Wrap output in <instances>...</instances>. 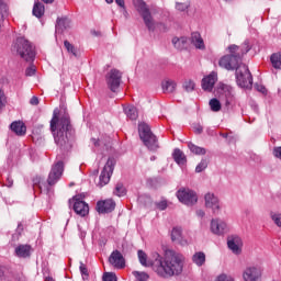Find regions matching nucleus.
<instances>
[{
    "mask_svg": "<svg viewBox=\"0 0 281 281\" xmlns=\"http://www.w3.org/2000/svg\"><path fill=\"white\" fill-rule=\"evenodd\" d=\"M194 265L198 267H203L205 265V254L204 252H195L192 257Z\"/></svg>",
    "mask_w": 281,
    "mask_h": 281,
    "instance_id": "obj_32",
    "label": "nucleus"
},
{
    "mask_svg": "<svg viewBox=\"0 0 281 281\" xmlns=\"http://www.w3.org/2000/svg\"><path fill=\"white\" fill-rule=\"evenodd\" d=\"M21 234H23V224H19L18 228L15 231V234L12 236L13 240H18L19 236H21Z\"/></svg>",
    "mask_w": 281,
    "mask_h": 281,
    "instance_id": "obj_47",
    "label": "nucleus"
},
{
    "mask_svg": "<svg viewBox=\"0 0 281 281\" xmlns=\"http://www.w3.org/2000/svg\"><path fill=\"white\" fill-rule=\"evenodd\" d=\"M195 214H196V216L199 217V218H204L205 217V211H203V210H196V212H195Z\"/></svg>",
    "mask_w": 281,
    "mask_h": 281,
    "instance_id": "obj_55",
    "label": "nucleus"
},
{
    "mask_svg": "<svg viewBox=\"0 0 281 281\" xmlns=\"http://www.w3.org/2000/svg\"><path fill=\"white\" fill-rule=\"evenodd\" d=\"M270 60L274 69H281V53H274L271 55Z\"/></svg>",
    "mask_w": 281,
    "mask_h": 281,
    "instance_id": "obj_34",
    "label": "nucleus"
},
{
    "mask_svg": "<svg viewBox=\"0 0 281 281\" xmlns=\"http://www.w3.org/2000/svg\"><path fill=\"white\" fill-rule=\"evenodd\" d=\"M115 3L119 4L120 8H125L126 7L124 0H115Z\"/></svg>",
    "mask_w": 281,
    "mask_h": 281,
    "instance_id": "obj_57",
    "label": "nucleus"
},
{
    "mask_svg": "<svg viewBox=\"0 0 281 281\" xmlns=\"http://www.w3.org/2000/svg\"><path fill=\"white\" fill-rule=\"evenodd\" d=\"M30 104H32L33 106L38 105V97H32V99L30 100Z\"/></svg>",
    "mask_w": 281,
    "mask_h": 281,
    "instance_id": "obj_56",
    "label": "nucleus"
},
{
    "mask_svg": "<svg viewBox=\"0 0 281 281\" xmlns=\"http://www.w3.org/2000/svg\"><path fill=\"white\" fill-rule=\"evenodd\" d=\"M218 93L226 98V105L232 104V100H234V89L232 86L220 83Z\"/></svg>",
    "mask_w": 281,
    "mask_h": 281,
    "instance_id": "obj_19",
    "label": "nucleus"
},
{
    "mask_svg": "<svg viewBox=\"0 0 281 281\" xmlns=\"http://www.w3.org/2000/svg\"><path fill=\"white\" fill-rule=\"evenodd\" d=\"M71 27V20L68 18H61L57 20L56 23V34H63L66 30H69Z\"/></svg>",
    "mask_w": 281,
    "mask_h": 281,
    "instance_id": "obj_21",
    "label": "nucleus"
},
{
    "mask_svg": "<svg viewBox=\"0 0 281 281\" xmlns=\"http://www.w3.org/2000/svg\"><path fill=\"white\" fill-rule=\"evenodd\" d=\"M7 181H8V184H7L8 188H12V184H13L12 179L8 178Z\"/></svg>",
    "mask_w": 281,
    "mask_h": 281,
    "instance_id": "obj_59",
    "label": "nucleus"
},
{
    "mask_svg": "<svg viewBox=\"0 0 281 281\" xmlns=\"http://www.w3.org/2000/svg\"><path fill=\"white\" fill-rule=\"evenodd\" d=\"M207 168V160L202 159L201 162L195 167V172H203Z\"/></svg>",
    "mask_w": 281,
    "mask_h": 281,
    "instance_id": "obj_44",
    "label": "nucleus"
},
{
    "mask_svg": "<svg viewBox=\"0 0 281 281\" xmlns=\"http://www.w3.org/2000/svg\"><path fill=\"white\" fill-rule=\"evenodd\" d=\"M124 113L125 115L130 119V120H136L137 117H139V114L137 112V108H135V105H128L124 109Z\"/></svg>",
    "mask_w": 281,
    "mask_h": 281,
    "instance_id": "obj_30",
    "label": "nucleus"
},
{
    "mask_svg": "<svg viewBox=\"0 0 281 281\" xmlns=\"http://www.w3.org/2000/svg\"><path fill=\"white\" fill-rule=\"evenodd\" d=\"M182 87H183L184 91H187V93H190L194 90L196 85L191 79H188L183 82Z\"/></svg>",
    "mask_w": 281,
    "mask_h": 281,
    "instance_id": "obj_38",
    "label": "nucleus"
},
{
    "mask_svg": "<svg viewBox=\"0 0 281 281\" xmlns=\"http://www.w3.org/2000/svg\"><path fill=\"white\" fill-rule=\"evenodd\" d=\"M226 243L227 247H243V245H245V241H243V238L238 235H228Z\"/></svg>",
    "mask_w": 281,
    "mask_h": 281,
    "instance_id": "obj_24",
    "label": "nucleus"
},
{
    "mask_svg": "<svg viewBox=\"0 0 281 281\" xmlns=\"http://www.w3.org/2000/svg\"><path fill=\"white\" fill-rule=\"evenodd\" d=\"M155 206L157 210H160V212H164V210L168 209V200H160L159 202H155Z\"/></svg>",
    "mask_w": 281,
    "mask_h": 281,
    "instance_id": "obj_42",
    "label": "nucleus"
},
{
    "mask_svg": "<svg viewBox=\"0 0 281 281\" xmlns=\"http://www.w3.org/2000/svg\"><path fill=\"white\" fill-rule=\"evenodd\" d=\"M115 210V201L113 199H108L104 201H99L97 203V211L99 214H109Z\"/></svg>",
    "mask_w": 281,
    "mask_h": 281,
    "instance_id": "obj_17",
    "label": "nucleus"
},
{
    "mask_svg": "<svg viewBox=\"0 0 281 281\" xmlns=\"http://www.w3.org/2000/svg\"><path fill=\"white\" fill-rule=\"evenodd\" d=\"M270 218H271V221H273V223L277 225V227L281 228V213L271 211Z\"/></svg>",
    "mask_w": 281,
    "mask_h": 281,
    "instance_id": "obj_37",
    "label": "nucleus"
},
{
    "mask_svg": "<svg viewBox=\"0 0 281 281\" xmlns=\"http://www.w3.org/2000/svg\"><path fill=\"white\" fill-rule=\"evenodd\" d=\"M109 262L115 269H124V267H126V261L124 260V255H122V252H120V250L112 251V254L110 255V258H109Z\"/></svg>",
    "mask_w": 281,
    "mask_h": 281,
    "instance_id": "obj_15",
    "label": "nucleus"
},
{
    "mask_svg": "<svg viewBox=\"0 0 281 281\" xmlns=\"http://www.w3.org/2000/svg\"><path fill=\"white\" fill-rule=\"evenodd\" d=\"M215 281H235L234 280V277L229 276V274H225V273H222L220 274Z\"/></svg>",
    "mask_w": 281,
    "mask_h": 281,
    "instance_id": "obj_46",
    "label": "nucleus"
},
{
    "mask_svg": "<svg viewBox=\"0 0 281 281\" xmlns=\"http://www.w3.org/2000/svg\"><path fill=\"white\" fill-rule=\"evenodd\" d=\"M41 192H46V194H49V186L40 184Z\"/></svg>",
    "mask_w": 281,
    "mask_h": 281,
    "instance_id": "obj_54",
    "label": "nucleus"
},
{
    "mask_svg": "<svg viewBox=\"0 0 281 281\" xmlns=\"http://www.w3.org/2000/svg\"><path fill=\"white\" fill-rule=\"evenodd\" d=\"M190 8V2H177L176 3V9L179 10L180 12H186Z\"/></svg>",
    "mask_w": 281,
    "mask_h": 281,
    "instance_id": "obj_43",
    "label": "nucleus"
},
{
    "mask_svg": "<svg viewBox=\"0 0 281 281\" xmlns=\"http://www.w3.org/2000/svg\"><path fill=\"white\" fill-rule=\"evenodd\" d=\"M44 3H54V0H42Z\"/></svg>",
    "mask_w": 281,
    "mask_h": 281,
    "instance_id": "obj_60",
    "label": "nucleus"
},
{
    "mask_svg": "<svg viewBox=\"0 0 281 281\" xmlns=\"http://www.w3.org/2000/svg\"><path fill=\"white\" fill-rule=\"evenodd\" d=\"M122 10H123V15L125 16V19H127L128 11H126V7L122 8Z\"/></svg>",
    "mask_w": 281,
    "mask_h": 281,
    "instance_id": "obj_58",
    "label": "nucleus"
},
{
    "mask_svg": "<svg viewBox=\"0 0 281 281\" xmlns=\"http://www.w3.org/2000/svg\"><path fill=\"white\" fill-rule=\"evenodd\" d=\"M91 142L93 144V146L98 147V146H106V142L104 140H100V139H95V138H91Z\"/></svg>",
    "mask_w": 281,
    "mask_h": 281,
    "instance_id": "obj_50",
    "label": "nucleus"
},
{
    "mask_svg": "<svg viewBox=\"0 0 281 281\" xmlns=\"http://www.w3.org/2000/svg\"><path fill=\"white\" fill-rule=\"evenodd\" d=\"M217 80H218V75L216 72H211L209 76L202 79V89L204 91H212Z\"/></svg>",
    "mask_w": 281,
    "mask_h": 281,
    "instance_id": "obj_18",
    "label": "nucleus"
},
{
    "mask_svg": "<svg viewBox=\"0 0 281 281\" xmlns=\"http://www.w3.org/2000/svg\"><path fill=\"white\" fill-rule=\"evenodd\" d=\"M36 74V66L32 65L26 68L25 76H34Z\"/></svg>",
    "mask_w": 281,
    "mask_h": 281,
    "instance_id": "obj_48",
    "label": "nucleus"
},
{
    "mask_svg": "<svg viewBox=\"0 0 281 281\" xmlns=\"http://www.w3.org/2000/svg\"><path fill=\"white\" fill-rule=\"evenodd\" d=\"M31 254H32V248L30 247L15 248V256H18V258H30Z\"/></svg>",
    "mask_w": 281,
    "mask_h": 281,
    "instance_id": "obj_29",
    "label": "nucleus"
},
{
    "mask_svg": "<svg viewBox=\"0 0 281 281\" xmlns=\"http://www.w3.org/2000/svg\"><path fill=\"white\" fill-rule=\"evenodd\" d=\"M115 196H124L126 194V189L124 188V184L117 183L114 189Z\"/></svg>",
    "mask_w": 281,
    "mask_h": 281,
    "instance_id": "obj_41",
    "label": "nucleus"
},
{
    "mask_svg": "<svg viewBox=\"0 0 281 281\" xmlns=\"http://www.w3.org/2000/svg\"><path fill=\"white\" fill-rule=\"evenodd\" d=\"M103 281H117V277L113 272H106L103 274Z\"/></svg>",
    "mask_w": 281,
    "mask_h": 281,
    "instance_id": "obj_45",
    "label": "nucleus"
},
{
    "mask_svg": "<svg viewBox=\"0 0 281 281\" xmlns=\"http://www.w3.org/2000/svg\"><path fill=\"white\" fill-rule=\"evenodd\" d=\"M235 69L238 87H241V89H251V87H254V77H251L249 67L240 61Z\"/></svg>",
    "mask_w": 281,
    "mask_h": 281,
    "instance_id": "obj_7",
    "label": "nucleus"
},
{
    "mask_svg": "<svg viewBox=\"0 0 281 281\" xmlns=\"http://www.w3.org/2000/svg\"><path fill=\"white\" fill-rule=\"evenodd\" d=\"M64 46L66 47L68 54H72V56H75V58H78V56H80V50H78V48L74 47V45L71 43H69V41H65Z\"/></svg>",
    "mask_w": 281,
    "mask_h": 281,
    "instance_id": "obj_33",
    "label": "nucleus"
},
{
    "mask_svg": "<svg viewBox=\"0 0 281 281\" xmlns=\"http://www.w3.org/2000/svg\"><path fill=\"white\" fill-rule=\"evenodd\" d=\"M204 206L206 210H211L212 214L215 216H218V214L223 212V203L221 202V199L212 192L204 194Z\"/></svg>",
    "mask_w": 281,
    "mask_h": 281,
    "instance_id": "obj_8",
    "label": "nucleus"
},
{
    "mask_svg": "<svg viewBox=\"0 0 281 281\" xmlns=\"http://www.w3.org/2000/svg\"><path fill=\"white\" fill-rule=\"evenodd\" d=\"M65 171V165L63 161H57L50 169L48 173L47 183L48 186H56L58 181H60V177H63V172Z\"/></svg>",
    "mask_w": 281,
    "mask_h": 281,
    "instance_id": "obj_13",
    "label": "nucleus"
},
{
    "mask_svg": "<svg viewBox=\"0 0 281 281\" xmlns=\"http://www.w3.org/2000/svg\"><path fill=\"white\" fill-rule=\"evenodd\" d=\"M132 3L136 12L142 16L147 30L149 32H155V20L153 19L148 4H146L144 0H132Z\"/></svg>",
    "mask_w": 281,
    "mask_h": 281,
    "instance_id": "obj_6",
    "label": "nucleus"
},
{
    "mask_svg": "<svg viewBox=\"0 0 281 281\" xmlns=\"http://www.w3.org/2000/svg\"><path fill=\"white\" fill-rule=\"evenodd\" d=\"M45 281H55V280H54V278H52V277H47V278L45 279Z\"/></svg>",
    "mask_w": 281,
    "mask_h": 281,
    "instance_id": "obj_61",
    "label": "nucleus"
},
{
    "mask_svg": "<svg viewBox=\"0 0 281 281\" xmlns=\"http://www.w3.org/2000/svg\"><path fill=\"white\" fill-rule=\"evenodd\" d=\"M210 106H211V111H213L214 113H218V111H221V101H218V99L214 98L211 99L209 102Z\"/></svg>",
    "mask_w": 281,
    "mask_h": 281,
    "instance_id": "obj_36",
    "label": "nucleus"
},
{
    "mask_svg": "<svg viewBox=\"0 0 281 281\" xmlns=\"http://www.w3.org/2000/svg\"><path fill=\"white\" fill-rule=\"evenodd\" d=\"M172 45L176 49H187L188 48V37H173Z\"/></svg>",
    "mask_w": 281,
    "mask_h": 281,
    "instance_id": "obj_26",
    "label": "nucleus"
},
{
    "mask_svg": "<svg viewBox=\"0 0 281 281\" xmlns=\"http://www.w3.org/2000/svg\"><path fill=\"white\" fill-rule=\"evenodd\" d=\"M250 49L251 46L247 40L240 46L236 44L228 46L229 54L224 55L218 60V66L222 67V69H226V71H234L236 67L243 63V56L249 53Z\"/></svg>",
    "mask_w": 281,
    "mask_h": 281,
    "instance_id": "obj_3",
    "label": "nucleus"
},
{
    "mask_svg": "<svg viewBox=\"0 0 281 281\" xmlns=\"http://www.w3.org/2000/svg\"><path fill=\"white\" fill-rule=\"evenodd\" d=\"M45 14V4L41 2H35L33 7V16L41 19Z\"/></svg>",
    "mask_w": 281,
    "mask_h": 281,
    "instance_id": "obj_28",
    "label": "nucleus"
},
{
    "mask_svg": "<svg viewBox=\"0 0 281 281\" xmlns=\"http://www.w3.org/2000/svg\"><path fill=\"white\" fill-rule=\"evenodd\" d=\"M50 131L53 133L55 144L60 148V150H69L71 148V135H74V130L71 127V119L69 113L64 109L61 115L58 119V113L54 111L53 119L50 121Z\"/></svg>",
    "mask_w": 281,
    "mask_h": 281,
    "instance_id": "obj_2",
    "label": "nucleus"
},
{
    "mask_svg": "<svg viewBox=\"0 0 281 281\" xmlns=\"http://www.w3.org/2000/svg\"><path fill=\"white\" fill-rule=\"evenodd\" d=\"M191 45L195 46V49H205V43L203 42V37H201V33L194 32L190 37Z\"/></svg>",
    "mask_w": 281,
    "mask_h": 281,
    "instance_id": "obj_22",
    "label": "nucleus"
},
{
    "mask_svg": "<svg viewBox=\"0 0 281 281\" xmlns=\"http://www.w3.org/2000/svg\"><path fill=\"white\" fill-rule=\"evenodd\" d=\"M108 3H113V0H105Z\"/></svg>",
    "mask_w": 281,
    "mask_h": 281,
    "instance_id": "obj_64",
    "label": "nucleus"
},
{
    "mask_svg": "<svg viewBox=\"0 0 281 281\" xmlns=\"http://www.w3.org/2000/svg\"><path fill=\"white\" fill-rule=\"evenodd\" d=\"M79 269H80V273H81L82 280H83V281L89 280V269H87V265H85V263L81 261V262H80V266H79Z\"/></svg>",
    "mask_w": 281,
    "mask_h": 281,
    "instance_id": "obj_39",
    "label": "nucleus"
},
{
    "mask_svg": "<svg viewBox=\"0 0 281 281\" xmlns=\"http://www.w3.org/2000/svg\"><path fill=\"white\" fill-rule=\"evenodd\" d=\"M224 138H227V134H221Z\"/></svg>",
    "mask_w": 281,
    "mask_h": 281,
    "instance_id": "obj_63",
    "label": "nucleus"
},
{
    "mask_svg": "<svg viewBox=\"0 0 281 281\" xmlns=\"http://www.w3.org/2000/svg\"><path fill=\"white\" fill-rule=\"evenodd\" d=\"M114 168L115 160L113 158H109L99 177V182L97 183L98 188H104V186L111 181V176L113 175Z\"/></svg>",
    "mask_w": 281,
    "mask_h": 281,
    "instance_id": "obj_11",
    "label": "nucleus"
},
{
    "mask_svg": "<svg viewBox=\"0 0 281 281\" xmlns=\"http://www.w3.org/2000/svg\"><path fill=\"white\" fill-rule=\"evenodd\" d=\"M255 88L259 91V93H267V88H265L262 85L256 83Z\"/></svg>",
    "mask_w": 281,
    "mask_h": 281,
    "instance_id": "obj_53",
    "label": "nucleus"
},
{
    "mask_svg": "<svg viewBox=\"0 0 281 281\" xmlns=\"http://www.w3.org/2000/svg\"><path fill=\"white\" fill-rule=\"evenodd\" d=\"M175 89H177V82L173 80L162 82V90L165 93H173Z\"/></svg>",
    "mask_w": 281,
    "mask_h": 281,
    "instance_id": "obj_31",
    "label": "nucleus"
},
{
    "mask_svg": "<svg viewBox=\"0 0 281 281\" xmlns=\"http://www.w3.org/2000/svg\"><path fill=\"white\" fill-rule=\"evenodd\" d=\"M92 34H94V36H98V32L95 31H92Z\"/></svg>",
    "mask_w": 281,
    "mask_h": 281,
    "instance_id": "obj_62",
    "label": "nucleus"
},
{
    "mask_svg": "<svg viewBox=\"0 0 281 281\" xmlns=\"http://www.w3.org/2000/svg\"><path fill=\"white\" fill-rule=\"evenodd\" d=\"M12 52H15L18 56L26 63H34V58H36L34 46H32V43H30L25 37H18L14 41Z\"/></svg>",
    "mask_w": 281,
    "mask_h": 281,
    "instance_id": "obj_4",
    "label": "nucleus"
},
{
    "mask_svg": "<svg viewBox=\"0 0 281 281\" xmlns=\"http://www.w3.org/2000/svg\"><path fill=\"white\" fill-rule=\"evenodd\" d=\"M188 147L191 150V153H193V155H205V153H207L205 148L196 146L192 143H189Z\"/></svg>",
    "mask_w": 281,
    "mask_h": 281,
    "instance_id": "obj_35",
    "label": "nucleus"
},
{
    "mask_svg": "<svg viewBox=\"0 0 281 281\" xmlns=\"http://www.w3.org/2000/svg\"><path fill=\"white\" fill-rule=\"evenodd\" d=\"M2 269L4 271L0 272V280L1 281H25V277L14 273L8 267L2 266Z\"/></svg>",
    "mask_w": 281,
    "mask_h": 281,
    "instance_id": "obj_16",
    "label": "nucleus"
},
{
    "mask_svg": "<svg viewBox=\"0 0 281 281\" xmlns=\"http://www.w3.org/2000/svg\"><path fill=\"white\" fill-rule=\"evenodd\" d=\"M171 240L172 243H176V245H181L182 247H186V245H188V240L183 239V236L181 235V228L172 229Z\"/></svg>",
    "mask_w": 281,
    "mask_h": 281,
    "instance_id": "obj_23",
    "label": "nucleus"
},
{
    "mask_svg": "<svg viewBox=\"0 0 281 281\" xmlns=\"http://www.w3.org/2000/svg\"><path fill=\"white\" fill-rule=\"evenodd\" d=\"M69 203L70 205L71 203L74 204V211L76 214H78V216L85 217L87 214H89V204H87L85 201H81L78 195H76L72 200H69Z\"/></svg>",
    "mask_w": 281,
    "mask_h": 281,
    "instance_id": "obj_14",
    "label": "nucleus"
},
{
    "mask_svg": "<svg viewBox=\"0 0 281 281\" xmlns=\"http://www.w3.org/2000/svg\"><path fill=\"white\" fill-rule=\"evenodd\" d=\"M210 231L214 236H225L229 232V225L221 217L211 220Z\"/></svg>",
    "mask_w": 281,
    "mask_h": 281,
    "instance_id": "obj_12",
    "label": "nucleus"
},
{
    "mask_svg": "<svg viewBox=\"0 0 281 281\" xmlns=\"http://www.w3.org/2000/svg\"><path fill=\"white\" fill-rule=\"evenodd\" d=\"M137 256L142 267H151L159 278L181 276L186 267V256L172 249L165 250V258L160 257L159 252H155L154 259H148V255L142 249L137 251Z\"/></svg>",
    "mask_w": 281,
    "mask_h": 281,
    "instance_id": "obj_1",
    "label": "nucleus"
},
{
    "mask_svg": "<svg viewBox=\"0 0 281 281\" xmlns=\"http://www.w3.org/2000/svg\"><path fill=\"white\" fill-rule=\"evenodd\" d=\"M105 80L110 91L116 93L117 89H120V85H122V72L113 68L106 74Z\"/></svg>",
    "mask_w": 281,
    "mask_h": 281,
    "instance_id": "obj_10",
    "label": "nucleus"
},
{
    "mask_svg": "<svg viewBox=\"0 0 281 281\" xmlns=\"http://www.w3.org/2000/svg\"><path fill=\"white\" fill-rule=\"evenodd\" d=\"M260 276H262V272H260V269L258 268H247L243 273L245 281H257Z\"/></svg>",
    "mask_w": 281,
    "mask_h": 281,
    "instance_id": "obj_20",
    "label": "nucleus"
},
{
    "mask_svg": "<svg viewBox=\"0 0 281 281\" xmlns=\"http://www.w3.org/2000/svg\"><path fill=\"white\" fill-rule=\"evenodd\" d=\"M193 131L196 135H201L203 133V126L199 123L193 124Z\"/></svg>",
    "mask_w": 281,
    "mask_h": 281,
    "instance_id": "obj_49",
    "label": "nucleus"
},
{
    "mask_svg": "<svg viewBox=\"0 0 281 281\" xmlns=\"http://www.w3.org/2000/svg\"><path fill=\"white\" fill-rule=\"evenodd\" d=\"M11 131L18 135H25L27 127H25V124L21 121H15L11 124Z\"/></svg>",
    "mask_w": 281,
    "mask_h": 281,
    "instance_id": "obj_25",
    "label": "nucleus"
},
{
    "mask_svg": "<svg viewBox=\"0 0 281 281\" xmlns=\"http://www.w3.org/2000/svg\"><path fill=\"white\" fill-rule=\"evenodd\" d=\"M138 135L146 148L151 153L159 150V140L157 136L150 131V126L146 123L138 124Z\"/></svg>",
    "mask_w": 281,
    "mask_h": 281,
    "instance_id": "obj_5",
    "label": "nucleus"
},
{
    "mask_svg": "<svg viewBox=\"0 0 281 281\" xmlns=\"http://www.w3.org/2000/svg\"><path fill=\"white\" fill-rule=\"evenodd\" d=\"M133 276L136 278V281H148L150 278L148 273L139 271H134Z\"/></svg>",
    "mask_w": 281,
    "mask_h": 281,
    "instance_id": "obj_40",
    "label": "nucleus"
},
{
    "mask_svg": "<svg viewBox=\"0 0 281 281\" xmlns=\"http://www.w3.org/2000/svg\"><path fill=\"white\" fill-rule=\"evenodd\" d=\"M173 159L178 166H184L186 161H188L186 154H183L181 149H175Z\"/></svg>",
    "mask_w": 281,
    "mask_h": 281,
    "instance_id": "obj_27",
    "label": "nucleus"
},
{
    "mask_svg": "<svg viewBox=\"0 0 281 281\" xmlns=\"http://www.w3.org/2000/svg\"><path fill=\"white\" fill-rule=\"evenodd\" d=\"M177 198L180 203H183V205L188 206L196 205V203L199 202V196L196 195V192L191 189L182 188L178 190Z\"/></svg>",
    "mask_w": 281,
    "mask_h": 281,
    "instance_id": "obj_9",
    "label": "nucleus"
},
{
    "mask_svg": "<svg viewBox=\"0 0 281 281\" xmlns=\"http://www.w3.org/2000/svg\"><path fill=\"white\" fill-rule=\"evenodd\" d=\"M229 249L232 254H235V256H240V254H243V248L240 247H231Z\"/></svg>",
    "mask_w": 281,
    "mask_h": 281,
    "instance_id": "obj_51",
    "label": "nucleus"
},
{
    "mask_svg": "<svg viewBox=\"0 0 281 281\" xmlns=\"http://www.w3.org/2000/svg\"><path fill=\"white\" fill-rule=\"evenodd\" d=\"M272 154L277 159H281V147H274Z\"/></svg>",
    "mask_w": 281,
    "mask_h": 281,
    "instance_id": "obj_52",
    "label": "nucleus"
}]
</instances>
